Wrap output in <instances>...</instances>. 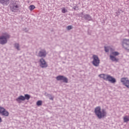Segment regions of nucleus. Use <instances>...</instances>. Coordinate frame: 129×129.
I'll return each instance as SVG.
<instances>
[{
  "label": "nucleus",
  "instance_id": "f257e3e1",
  "mask_svg": "<svg viewBox=\"0 0 129 129\" xmlns=\"http://www.w3.org/2000/svg\"><path fill=\"white\" fill-rule=\"evenodd\" d=\"M94 112L99 119L105 117L107 114L106 110L104 109H101V107L100 106L96 107L95 108Z\"/></svg>",
  "mask_w": 129,
  "mask_h": 129
},
{
  "label": "nucleus",
  "instance_id": "f03ea898",
  "mask_svg": "<svg viewBox=\"0 0 129 129\" xmlns=\"http://www.w3.org/2000/svg\"><path fill=\"white\" fill-rule=\"evenodd\" d=\"M99 76L100 77V78H102L103 79H104V80H106V81H108L111 83H115V82H116V80H115V78L112 77L109 75L101 74L99 75Z\"/></svg>",
  "mask_w": 129,
  "mask_h": 129
},
{
  "label": "nucleus",
  "instance_id": "7ed1b4c3",
  "mask_svg": "<svg viewBox=\"0 0 129 129\" xmlns=\"http://www.w3.org/2000/svg\"><path fill=\"white\" fill-rule=\"evenodd\" d=\"M8 39H10V36L8 33H4L0 37V44L5 45L8 42Z\"/></svg>",
  "mask_w": 129,
  "mask_h": 129
},
{
  "label": "nucleus",
  "instance_id": "20e7f679",
  "mask_svg": "<svg viewBox=\"0 0 129 129\" xmlns=\"http://www.w3.org/2000/svg\"><path fill=\"white\" fill-rule=\"evenodd\" d=\"M93 60L92 61V64H93V66H95L96 67H97V66H99L100 60H99L98 56L96 55H93Z\"/></svg>",
  "mask_w": 129,
  "mask_h": 129
},
{
  "label": "nucleus",
  "instance_id": "39448f33",
  "mask_svg": "<svg viewBox=\"0 0 129 129\" xmlns=\"http://www.w3.org/2000/svg\"><path fill=\"white\" fill-rule=\"evenodd\" d=\"M10 9L12 10V12H15L19 9V5L17 4V1H14L11 3Z\"/></svg>",
  "mask_w": 129,
  "mask_h": 129
},
{
  "label": "nucleus",
  "instance_id": "423d86ee",
  "mask_svg": "<svg viewBox=\"0 0 129 129\" xmlns=\"http://www.w3.org/2000/svg\"><path fill=\"white\" fill-rule=\"evenodd\" d=\"M122 47L125 50H129V39H125L123 40Z\"/></svg>",
  "mask_w": 129,
  "mask_h": 129
},
{
  "label": "nucleus",
  "instance_id": "0eeeda50",
  "mask_svg": "<svg viewBox=\"0 0 129 129\" xmlns=\"http://www.w3.org/2000/svg\"><path fill=\"white\" fill-rule=\"evenodd\" d=\"M121 82L122 83L123 85L129 88V80L127 78H122L121 79Z\"/></svg>",
  "mask_w": 129,
  "mask_h": 129
},
{
  "label": "nucleus",
  "instance_id": "6e6552de",
  "mask_svg": "<svg viewBox=\"0 0 129 129\" xmlns=\"http://www.w3.org/2000/svg\"><path fill=\"white\" fill-rule=\"evenodd\" d=\"M0 114H2V115H4V116H9L10 114L5 108L0 106Z\"/></svg>",
  "mask_w": 129,
  "mask_h": 129
},
{
  "label": "nucleus",
  "instance_id": "1a4fd4ad",
  "mask_svg": "<svg viewBox=\"0 0 129 129\" xmlns=\"http://www.w3.org/2000/svg\"><path fill=\"white\" fill-rule=\"evenodd\" d=\"M40 66L41 68H46V67H48V64H47V62H46L44 58L40 59Z\"/></svg>",
  "mask_w": 129,
  "mask_h": 129
},
{
  "label": "nucleus",
  "instance_id": "9d476101",
  "mask_svg": "<svg viewBox=\"0 0 129 129\" xmlns=\"http://www.w3.org/2000/svg\"><path fill=\"white\" fill-rule=\"evenodd\" d=\"M56 79L57 81L62 80L63 82H65V83H68V79L63 76H58L56 77Z\"/></svg>",
  "mask_w": 129,
  "mask_h": 129
},
{
  "label": "nucleus",
  "instance_id": "9b49d317",
  "mask_svg": "<svg viewBox=\"0 0 129 129\" xmlns=\"http://www.w3.org/2000/svg\"><path fill=\"white\" fill-rule=\"evenodd\" d=\"M39 57H46V50H42L40 51H39V53L38 54Z\"/></svg>",
  "mask_w": 129,
  "mask_h": 129
},
{
  "label": "nucleus",
  "instance_id": "f8f14e48",
  "mask_svg": "<svg viewBox=\"0 0 129 129\" xmlns=\"http://www.w3.org/2000/svg\"><path fill=\"white\" fill-rule=\"evenodd\" d=\"M25 100V97L24 96H20L18 98L16 99V101L19 102V103H21L22 101H24Z\"/></svg>",
  "mask_w": 129,
  "mask_h": 129
},
{
  "label": "nucleus",
  "instance_id": "ddd939ff",
  "mask_svg": "<svg viewBox=\"0 0 129 129\" xmlns=\"http://www.w3.org/2000/svg\"><path fill=\"white\" fill-rule=\"evenodd\" d=\"M0 4L8 6L10 4V0H0Z\"/></svg>",
  "mask_w": 129,
  "mask_h": 129
},
{
  "label": "nucleus",
  "instance_id": "4468645a",
  "mask_svg": "<svg viewBox=\"0 0 129 129\" xmlns=\"http://www.w3.org/2000/svg\"><path fill=\"white\" fill-rule=\"evenodd\" d=\"M110 59L112 61H113L114 62H117V61H118V58H116V57H115V56H114L111 54L110 55Z\"/></svg>",
  "mask_w": 129,
  "mask_h": 129
},
{
  "label": "nucleus",
  "instance_id": "2eb2a0df",
  "mask_svg": "<svg viewBox=\"0 0 129 129\" xmlns=\"http://www.w3.org/2000/svg\"><path fill=\"white\" fill-rule=\"evenodd\" d=\"M123 119L124 122H127L128 121H129V115H125L123 117Z\"/></svg>",
  "mask_w": 129,
  "mask_h": 129
},
{
  "label": "nucleus",
  "instance_id": "dca6fc26",
  "mask_svg": "<svg viewBox=\"0 0 129 129\" xmlns=\"http://www.w3.org/2000/svg\"><path fill=\"white\" fill-rule=\"evenodd\" d=\"M111 55L115 57V56H118V55H119V53L117 51H114L111 53Z\"/></svg>",
  "mask_w": 129,
  "mask_h": 129
},
{
  "label": "nucleus",
  "instance_id": "f3484780",
  "mask_svg": "<svg viewBox=\"0 0 129 129\" xmlns=\"http://www.w3.org/2000/svg\"><path fill=\"white\" fill-rule=\"evenodd\" d=\"M25 100H29L30 98H31V96H30L29 94H25Z\"/></svg>",
  "mask_w": 129,
  "mask_h": 129
},
{
  "label": "nucleus",
  "instance_id": "a211bd4d",
  "mask_svg": "<svg viewBox=\"0 0 129 129\" xmlns=\"http://www.w3.org/2000/svg\"><path fill=\"white\" fill-rule=\"evenodd\" d=\"M29 9L30 11H32L33 10H35V9H36V7H35V6L34 5H30L29 7Z\"/></svg>",
  "mask_w": 129,
  "mask_h": 129
},
{
  "label": "nucleus",
  "instance_id": "6ab92c4d",
  "mask_svg": "<svg viewBox=\"0 0 129 129\" xmlns=\"http://www.w3.org/2000/svg\"><path fill=\"white\" fill-rule=\"evenodd\" d=\"M42 101L39 100L37 102L36 104H37V105H38V106H40L42 105Z\"/></svg>",
  "mask_w": 129,
  "mask_h": 129
},
{
  "label": "nucleus",
  "instance_id": "aec40b11",
  "mask_svg": "<svg viewBox=\"0 0 129 129\" xmlns=\"http://www.w3.org/2000/svg\"><path fill=\"white\" fill-rule=\"evenodd\" d=\"M61 12L63 14H65V13H67L68 11L65 9V8H63L62 9Z\"/></svg>",
  "mask_w": 129,
  "mask_h": 129
},
{
  "label": "nucleus",
  "instance_id": "412c9836",
  "mask_svg": "<svg viewBox=\"0 0 129 129\" xmlns=\"http://www.w3.org/2000/svg\"><path fill=\"white\" fill-rule=\"evenodd\" d=\"M109 49H110V47H105V52H109Z\"/></svg>",
  "mask_w": 129,
  "mask_h": 129
},
{
  "label": "nucleus",
  "instance_id": "4be33fe9",
  "mask_svg": "<svg viewBox=\"0 0 129 129\" xmlns=\"http://www.w3.org/2000/svg\"><path fill=\"white\" fill-rule=\"evenodd\" d=\"M15 47L16 48V49H17V50H20L19 44L16 43L15 44Z\"/></svg>",
  "mask_w": 129,
  "mask_h": 129
},
{
  "label": "nucleus",
  "instance_id": "5701e85b",
  "mask_svg": "<svg viewBox=\"0 0 129 129\" xmlns=\"http://www.w3.org/2000/svg\"><path fill=\"white\" fill-rule=\"evenodd\" d=\"M85 18H86L87 19H91V17L89 15H86L85 16Z\"/></svg>",
  "mask_w": 129,
  "mask_h": 129
},
{
  "label": "nucleus",
  "instance_id": "b1692460",
  "mask_svg": "<svg viewBox=\"0 0 129 129\" xmlns=\"http://www.w3.org/2000/svg\"><path fill=\"white\" fill-rule=\"evenodd\" d=\"M67 29H68V30H71V29H72V26H68Z\"/></svg>",
  "mask_w": 129,
  "mask_h": 129
},
{
  "label": "nucleus",
  "instance_id": "393cba45",
  "mask_svg": "<svg viewBox=\"0 0 129 129\" xmlns=\"http://www.w3.org/2000/svg\"><path fill=\"white\" fill-rule=\"evenodd\" d=\"M49 99H50V100H53V99H54V98L53 97H51L49 98Z\"/></svg>",
  "mask_w": 129,
  "mask_h": 129
},
{
  "label": "nucleus",
  "instance_id": "a878e982",
  "mask_svg": "<svg viewBox=\"0 0 129 129\" xmlns=\"http://www.w3.org/2000/svg\"><path fill=\"white\" fill-rule=\"evenodd\" d=\"M3 121V120L2 119V117H0V123Z\"/></svg>",
  "mask_w": 129,
  "mask_h": 129
},
{
  "label": "nucleus",
  "instance_id": "bb28decb",
  "mask_svg": "<svg viewBox=\"0 0 129 129\" xmlns=\"http://www.w3.org/2000/svg\"><path fill=\"white\" fill-rule=\"evenodd\" d=\"M110 50H111V51H112V48H110Z\"/></svg>",
  "mask_w": 129,
  "mask_h": 129
}]
</instances>
